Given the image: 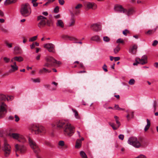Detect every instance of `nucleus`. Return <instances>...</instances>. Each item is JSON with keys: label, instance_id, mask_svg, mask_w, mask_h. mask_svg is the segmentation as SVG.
<instances>
[{"label": "nucleus", "instance_id": "obj_1", "mask_svg": "<svg viewBox=\"0 0 158 158\" xmlns=\"http://www.w3.org/2000/svg\"><path fill=\"white\" fill-rule=\"evenodd\" d=\"M2 150L3 152L5 157H8L11 152V148L10 145L5 140L2 147Z\"/></svg>", "mask_w": 158, "mask_h": 158}, {"label": "nucleus", "instance_id": "obj_2", "mask_svg": "<svg viewBox=\"0 0 158 158\" xmlns=\"http://www.w3.org/2000/svg\"><path fill=\"white\" fill-rule=\"evenodd\" d=\"M74 127L68 122L63 129L64 134L66 135L71 136L74 133Z\"/></svg>", "mask_w": 158, "mask_h": 158}, {"label": "nucleus", "instance_id": "obj_3", "mask_svg": "<svg viewBox=\"0 0 158 158\" xmlns=\"http://www.w3.org/2000/svg\"><path fill=\"white\" fill-rule=\"evenodd\" d=\"M20 12L21 15L24 17L29 16L31 13V10L29 5L28 3L22 5Z\"/></svg>", "mask_w": 158, "mask_h": 158}, {"label": "nucleus", "instance_id": "obj_4", "mask_svg": "<svg viewBox=\"0 0 158 158\" xmlns=\"http://www.w3.org/2000/svg\"><path fill=\"white\" fill-rule=\"evenodd\" d=\"M37 19L39 21L38 24V26L40 28L43 27L46 24L48 26H50V21L47 20L46 17L43 16H38L37 17Z\"/></svg>", "mask_w": 158, "mask_h": 158}, {"label": "nucleus", "instance_id": "obj_5", "mask_svg": "<svg viewBox=\"0 0 158 158\" xmlns=\"http://www.w3.org/2000/svg\"><path fill=\"white\" fill-rule=\"evenodd\" d=\"M32 132L35 134H44L46 132L45 128L41 125H33L31 127Z\"/></svg>", "mask_w": 158, "mask_h": 158}, {"label": "nucleus", "instance_id": "obj_6", "mask_svg": "<svg viewBox=\"0 0 158 158\" xmlns=\"http://www.w3.org/2000/svg\"><path fill=\"white\" fill-rule=\"evenodd\" d=\"M67 120L64 119L57 120L52 123L51 125L53 128L56 127L60 129L63 128L68 122Z\"/></svg>", "mask_w": 158, "mask_h": 158}, {"label": "nucleus", "instance_id": "obj_7", "mask_svg": "<svg viewBox=\"0 0 158 158\" xmlns=\"http://www.w3.org/2000/svg\"><path fill=\"white\" fill-rule=\"evenodd\" d=\"M9 135L13 139H16L18 141L24 143L27 141L23 135L16 133L10 134Z\"/></svg>", "mask_w": 158, "mask_h": 158}, {"label": "nucleus", "instance_id": "obj_8", "mask_svg": "<svg viewBox=\"0 0 158 158\" xmlns=\"http://www.w3.org/2000/svg\"><path fill=\"white\" fill-rule=\"evenodd\" d=\"M128 143L136 148H139L141 146L140 142L135 137H131L128 140Z\"/></svg>", "mask_w": 158, "mask_h": 158}, {"label": "nucleus", "instance_id": "obj_9", "mask_svg": "<svg viewBox=\"0 0 158 158\" xmlns=\"http://www.w3.org/2000/svg\"><path fill=\"white\" fill-rule=\"evenodd\" d=\"M6 105L3 102L0 103V118H2L5 115V112L6 111Z\"/></svg>", "mask_w": 158, "mask_h": 158}, {"label": "nucleus", "instance_id": "obj_10", "mask_svg": "<svg viewBox=\"0 0 158 158\" xmlns=\"http://www.w3.org/2000/svg\"><path fill=\"white\" fill-rule=\"evenodd\" d=\"M44 47L47 48L50 52L54 53L55 52V45L52 43L45 44L44 45Z\"/></svg>", "mask_w": 158, "mask_h": 158}, {"label": "nucleus", "instance_id": "obj_11", "mask_svg": "<svg viewBox=\"0 0 158 158\" xmlns=\"http://www.w3.org/2000/svg\"><path fill=\"white\" fill-rule=\"evenodd\" d=\"M86 7V9L89 10V9H92L93 10H95L97 8V5L94 2H86L85 5Z\"/></svg>", "mask_w": 158, "mask_h": 158}, {"label": "nucleus", "instance_id": "obj_12", "mask_svg": "<svg viewBox=\"0 0 158 158\" xmlns=\"http://www.w3.org/2000/svg\"><path fill=\"white\" fill-rule=\"evenodd\" d=\"M114 118L115 119L116 123L118 125V126L117 127H115L114 126V123L109 122L108 123L109 125L112 127L113 130H116L120 126V123L118 121V117L116 116H114Z\"/></svg>", "mask_w": 158, "mask_h": 158}, {"label": "nucleus", "instance_id": "obj_13", "mask_svg": "<svg viewBox=\"0 0 158 158\" xmlns=\"http://www.w3.org/2000/svg\"><path fill=\"white\" fill-rule=\"evenodd\" d=\"M147 58V56L144 55L142 56L141 59L139 58H136L135 59V61H139V64L143 65L148 63Z\"/></svg>", "mask_w": 158, "mask_h": 158}, {"label": "nucleus", "instance_id": "obj_14", "mask_svg": "<svg viewBox=\"0 0 158 158\" xmlns=\"http://www.w3.org/2000/svg\"><path fill=\"white\" fill-rule=\"evenodd\" d=\"M114 10L116 12L123 13L124 14L125 13V12L126 11V9L124 8L122 6L119 5L115 6L114 7Z\"/></svg>", "mask_w": 158, "mask_h": 158}, {"label": "nucleus", "instance_id": "obj_15", "mask_svg": "<svg viewBox=\"0 0 158 158\" xmlns=\"http://www.w3.org/2000/svg\"><path fill=\"white\" fill-rule=\"evenodd\" d=\"M16 151H19L21 153H24L26 151V147L23 145H19L16 144L15 145Z\"/></svg>", "mask_w": 158, "mask_h": 158}, {"label": "nucleus", "instance_id": "obj_16", "mask_svg": "<svg viewBox=\"0 0 158 158\" xmlns=\"http://www.w3.org/2000/svg\"><path fill=\"white\" fill-rule=\"evenodd\" d=\"M91 28L92 30L94 31H98L101 29V26L97 23L91 25Z\"/></svg>", "mask_w": 158, "mask_h": 158}, {"label": "nucleus", "instance_id": "obj_17", "mask_svg": "<svg viewBox=\"0 0 158 158\" xmlns=\"http://www.w3.org/2000/svg\"><path fill=\"white\" fill-rule=\"evenodd\" d=\"M0 98L2 101H5L7 100V101H9L13 100L14 97L13 96H6L4 94H1L0 95Z\"/></svg>", "mask_w": 158, "mask_h": 158}, {"label": "nucleus", "instance_id": "obj_18", "mask_svg": "<svg viewBox=\"0 0 158 158\" xmlns=\"http://www.w3.org/2000/svg\"><path fill=\"white\" fill-rule=\"evenodd\" d=\"M13 64L10 65L11 69L9 70V72L10 73H12L15 72L18 69V67L16 65L15 62H13Z\"/></svg>", "mask_w": 158, "mask_h": 158}, {"label": "nucleus", "instance_id": "obj_19", "mask_svg": "<svg viewBox=\"0 0 158 158\" xmlns=\"http://www.w3.org/2000/svg\"><path fill=\"white\" fill-rule=\"evenodd\" d=\"M83 7V5L81 4H77L73 9V11L74 14L77 15L79 14L80 12V9Z\"/></svg>", "mask_w": 158, "mask_h": 158}, {"label": "nucleus", "instance_id": "obj_20", "mask_svg": "<svg viewBox=\"0 0 158 158\" xmlns=\"http://www.w3.org/2000/svg\"><path fill=\"white\" fill-rule=\"evenodd\" d=\"M137 48L138 47L137 44H133L130 47L129 49V52L131 53L134 54H135L136 52Z\"/></svg>", "mask_w": 158, "mask_h": 158}, {"label": "nucleus", "instance_id": "obj_21", "mask_svg": "<svg viewBox=\"0 0 158 158\" xmlns=\"http://www.w3.org/2000/svg\"><path fill=\"white\" fill-rule=\"evenodd\" d=\"M23 60V58L21 56H15L12 58L10 62H14V61H17L19 62L22 61Z\"/></svg>", "mask_w": 158, "mask_h": 158}, {"label": "nucleus", "instance_id": "obj_22", "mask_svg": "<svg viewBox=\"0 0 158 158\" xmlns=\"http://www.w3.org/2000/svg\"><path fill=\"white\" fill-rule=\"evenodd\" d=\"M28 141L30 146L32 149H34V148L36 147V146L37 145L36 144L35 142L32 139L30 138H29Z\"/></svg>", "mask_w": 158, "mask_h": 158}, {"label": "nucleus", "instance_id": "obj_23", "mask_svg": "<svg viewBox=\"0 0 158 158\" xmlns=\"http://www.w3.org/2000/svg\"><path fill=\"white\" fill-rule=\"evenodd\" d=\"M50 57H52L48 56L46 58V63L44 65V66L47 67H50L52 66H53V64L52 63V61H48L47 60Z\"/></svg>", "mask_w": 158, "mask_h": 158}, {"label": "nucleus", "instance_id": "obj_24", "mask_svg": "<svg viewBox=\"0 0 158 158\" xmlns=\"http://www.w3.org/2000/svg\"><path fill=\"white\" fill-rule=\"evenodd\" d=\"M14 53L16 54H20L22 52L21 48L19 46H16L14 48Z\"/></svg>", "mask_w": 158, "mask_h": 158}, {"label": "nucleus", "instance_id": "obj_25", "mask_svg": "<svg viewBox=\"0 0 158 158\" xmlns=\"http://www.w3.org/2000/svg\"><path fill=\"white\" fill-rule=\"evenodd\" d=\"M47 60L48 61H52L53 65H55L56 64L58 65H60L61 64V63L60 61H57L52 57H50Z\"/></svg>", "mask_w": 158, "mask_h": 158}, {"label": "nucleus", "instance_id": "obj_26", "mask_svg": "<svg viewBox=\"0 0 158 158\" xmlns=\"http://www.w3.org/2000/svg\"><path fill=\"white\" fill-rule=\"evenodd\" d=\"M135 11L134 9L132 8H131L129 9L128 10L126 9V11L125 12V13L126 15H127L128 16H129L130 15H132L133 14Z\"/></svg>", "mask_w": 158, "mask_h": 158}, {"label": "nucleus", "instance_id": "obj_27", "mask_svg": "<svg viewBox=\"0 0 158 158\" xmlns=\"http://www.w3.org/2000/svg\"><path fill=\"white\" fill-rule=\"evenodd\" d=\"M75 18L73 14L72 13V15L70 19V22L69 23V27H71L73 26L75 23Z\"/></svg>", "mask_w": 158, "mask_h": 158}, {"label": "nucleus", "instance_id": "obj_28", "mask_svg": "<svg viewBox=\"0 0 158 158\" xmlns=\"http://www.w3.org/2000/svg\"><path fill=\"white\" fill-rule=\"evenodd\" d=\"M91 40H92L95 41L98 43L100 42L101 41L100 37L98 35H95L92 37L91 38Z\"/></svg>", "mask_w": 158, "mask_h": 158}, {"label": "nucleus", "instance_id": "obj_29", "mask_svg": "<svg viewBox=\"0 0 158 158\" xmlns=\"http://www.w3.org/2000/svg\"><path fill=\"white\" fill-rule=\"evenodd\" d=\"M56 25L57 27L62 28H63L64 26L63 21L61 19H59L57 20L56 23Z\"/></svg>", "mask_w": 158, "mask_h": 158}, {"label": "nucleus", "instance_id": "obj_30", "mask_svg": "<svg viewBox=\"0 0 158 158\" xmlns=\"http://www.w3.org/2000/svg\"><path fill=\"white\" fill-rule=\"evenodd\" d=\"M81 140L77 139L75 147L76 148H80L81 146Z\"/></svg>", "mask_w": 158, "mask_h": 158}, {"label": "nucleus", "instance_id": "obj_31", "mask_svg": "<svg viewBox=\"0 0 158 158\" xmlns=\"http://www.w3.org/2000/svg\"><path fill=\"white\" fill-rule=\"evenodd\" d=\"M147 124L145 126L144 128V130L145 131H147L148 130V129L149 128L151 125L150 121L148 119H147Z\"/></svg>", "mask_w": 158, "mask_h": 158}, {"label": "nucleus", "instance_id": "obj_32", "mask_svg": "<svg viewBox=\"0 0 158 158\" xmlns=\"http://www.w3.org/2000/svg\"><path fill=\"white\" fill-rule=\"evenodd\" d=\"M17 0H6L5 2V4L7 5L11 3H14Z\"/></svg>", "mask_w": 158, "mask_h": 158}, {"label": "nucleus", "instance_id": "obj_33", "mask_svg": "<svg viewBox=\"0 0 158 158\" xmlns=\"http://www.w3.org/2000/svg\"><path fill=\"white\" fill-rule=\"evenodd\" d=\"M74 113V115L76 118L77 119H80L81 118V117L80 116L78 115V113L77 111L74 109H72Z\"/></svg>", "mask_w": 158, "mask_h": 158}, {"label": "nucleus", "instance_id": "obj_34", "mask_svg": "<svg viewBox=\"0 0 158 158\" xmlns=\"http://www.w3.org/2000/svg\"><path fill=\"white\" fill-rule=\"evenodd\" d=\"M51 71V70H49L44 68L42 69H40L39 71V73H43L44 72L45 73H50Z\"/></svg>", "mask_w": 158, "mask_h": 158}, {"label": "nucleus", "instance_id": "obj_35", "mask_svg": "<svg viewBox=\"0 0 158 158\" xmlns=\"http://www.w3.org/2000/svg\"><path fill=\"white\" fill-rule=\"evenodd\" d=\"M71 37L66 35H63L61 36V38L64 40H70Z\"/></svg>", "mask_w": 158, "mask_h": 158}, {"label": "nucleus", "instance_id": "obj_36", "mask_svg": "<svg viewBox=\"0 0 158 158\" xmlns=\"http://www.w3.org/2000/svg\"><path fill=\"white\" fill-rule=\"evenodd\" d=\"M80 155L82 158H87L86 154L83 151H81L80 152Z\"/></svg>", "mask_w": 158, "mask_h": 158}, {"label": "nucleus", "instance_id": "obj_37", "mask_svg": "<svg viewBox=\"0 0 158 158\" xmlns=\"http://www.w3.org/2000/svg\"><path fill=\"white\" fill-rule=\"evenodd\" d=\"M3 59L4 62L7 64L9 63L11 61V60H10V59L9 58L6 57H3Z\"/></svg>", "mask_w": 158, "mask_h": 158}, {"label": "nucleus", "instance_id": "obj_38", "mask_svg": "<svg viewBox=\"0 0 158 158\" xmlns=\"http://www.w3.org/2000/svg\"><path fill=\"white\" fill-rule=\"evenodd\" d=\"M120 49V48L119 46H117L114 49V53L117 54L119 51Z\"/></svg>", "mask_w": 158, "mask_h": 158}, {"label": "nucleus", "instance_id": "obj_39", "mask_svg": "<svg viewBox=\"0 0 158 158\" xmlns=\"http://www.w3.org/2000/svg\"><path fill=\"white\" fill-rule=\"evenodd\" d=\"M34 152L35 153H39L40 151V150L39 148L37 146H36V147L35 148H34V149H33Z\"/></svg>", "mask_w": 158, "mask_h": 158}, {"label": "nucleus", "instance_id": "obj_40", "mask_svg": "<svg viewBox=\"0 0 158 158\" xmlns=\"http://www.w3.org/2000/svg\"><path fill=\"white\" fill-rule=\"evenodd\" d=\"M31 80L32 82L34 83H40V79L39 78L36 79L32 78Z\"/></svg>", "mask_w": 158, "mask_h": 158}, {"label": "nucleus", "instance_id": "obj_41", "mask_svg": "<svg viewBox=\"0 0 158 158\" xmlns=\"http://www.w3.org/2000/svg\"><path fill=\"white\" fill-rule=\"evenodd\" d=\"M43 144L44 145L48 146H51V144L50 142L47 140H45L44 141Z\"/></svg>", "mask_w": 158, "mask_h": 158}, {"label": "nucleus", "instance_id": "obj_42", "mask_svg": "<svg viewBox=\"0 0 158 158\" xmlns=\"http://www.w3.org/2000/svg\"><path fill=\"white\" fill-rule=\"evenodd\" d=\"M114 108L115 110H124V109L119 107V106L118 105H115L114 106Z\"/></svg>", "mask_w": 158, "mask_h": 158}, {"label": "nucleus", "instance_id": "obj_43", "mask_svg": "<svg viewBox=\"0 0 158 158\" xmlns=\"http://www.w3.org/2000/svg\"><path fill=\"white\" fill-rule=\"evenodd\" d=\"M156 28L152 30H149L147 32V33L149 35L153 34L156 31Z\"/></svg>", "mask_w": 158, "mask_h": 158}, {"label": "nucleus", "instance_id": "obj_44", "mask_svg": "<svg viewBox=\"0 0 158 158\" xmlns=\"http://www.w3.org/2000/svg\"><path fill=\"white\" fill-rule=\"evenodd\" d=\"M135 82V81L134 79H131L128 82V83L130 85H133Z\"/></svg>", "mask_w": 158, "mask_h": 158}, {"label": "nucleus", "instance_id": "obj_45", "mask_svg": "<svg viewBox=\"0 0 158 158\" xmlns=\"http://www.w3.org/2000/svg\"><path fill=\"white\" fill-rule=\"evenodd\" d=\"M52 84H53L54 85H55V87L54 88H52L51 89L52 90H55L56 89V87H57L58 84L57 83L55 82H52Z\"/></svg>", "mask_w": 158, "mask_h": 158}, {"label": "nucleus", "instance_id": "obj_46", "mask_svg": "<svg viewBox=\"0 0 158 158\" xmlns=\"http://www.w3.org/2000/svg\"><path fill=\"white\" fill-rule=\"evenodd\" d=\"M103 40L104 41L108 42L110 41V39L108 36H105L103 37Z\"/></svg>", "mask_w": 158, "mask_h": 158}, {"label": "nucleus", "instance_id": "obj_47", "mask_svg": "<svg viewBox=\"0 0 158 158\" xmlns=\"http://www.w3.org/2000/svg\"><path fill=\"white\" fill-rule=\"evenodd\" d=\"M37 37V36H33V37L30 38L29 39V41L33 42L35 40H36Z\"/></svg>", "mask_w": 158, "mask_h": 158}, {"label": "nucleus", "instance_id": "obj_48", "mask_svg": "<svg viewBox=\"0 0 158 158\" xmlns=\"http://www.w3.org/2000/svg\"><path fill=\"white\" fill-rule=\"evenodd\" d=\"M1 30L2 32L5 33H6L8 32L7 30L6 29L5 27H1Z\"/></svg>", "mask_w": 158, "mask_h": 158}, {"label": "nucleus", "instance_id": "obj_49", "mask_svg": "<svg viewBox=\"0 0 158 158\" xmlns=\"http://www.w3.org/2000/svg\"><path fill=\"white\" fill-rule=\"evenodd\" d=\"M5 44L6 46L8 48H11L12 47V43H9L8 42H6L5 43Z\"/></svg>", "mask_w": 158, "mask_h": 158}, {"label": "nucleus", "instance_id": "obj_50", "mask_svg": "<svg viewBox=\"0 0 158 158\" xmlns=\"http://www.w3.org/2000/svg\"><path fill=\"white\" fill-rule=\"evenodd\" d=\"M58 144L59 146L63 147V146H64V142L63 141H60L59 142Z\"/></svg>", "mask_w": 158, "mask_h": 158}, {"label": "nucleus", "instance_id": "obj_51", "mask_svg": "<svg viewBox=\"0 0 158 158\" xmlns=\"http://www.w3.org/2000/svg\"><path fill=\"white\" fill-rule=\"evenodd\" d=\"M129 31L127 29H125L123 32V34L125 36L127 35V33H129Z\"/></svg>", "mask_w": 158, "mask_h": 158}, {"label": "nucleus", "instance_id": "obj_52", "mask_svg": "<svg viewBox=\"0 0 158 158\" xmlns=\"http://www.w3.org/2000/svg\"><path fill=\"white\" fill-rule=\"evenodd\" d=\"M54 12L55 13H57L59 12V7L58 6H56L54 9Z\"/></svg>", "mask_w": 158, "mask_h": 158}, {"label": "nucleus", "instance_id": "obj_53", "mask_svg": "<svg viewBox=\"0 0 158 158\" xmlns=\"http://www.w3.org/2000/svg\"><path fill=\"white\" fill-rule=\"evenodd\" d=\"M124 42L123 40L121 38L118 39L117 41V43H123Z\"/></svg>", "mask_w": 158, "mask_h": 158}, {"label": "nucleus", "instance_id": "obj_54", "mask_svg": "<svg viewBox=\"0 0 158 158\" xmlns=\"http://www.w3.org/2000/svg\"><path fill=\"white\" fill-rule=\"evenodd\" d=\"M124 136L123 135L121 134L118 136V138L119 139L123 140L124 139Z\"/></svg>", "mask_w": 158, "mask_h": 158}, {"label": "nucleus", "instance_id": "obj_55", "mask_svg": "<svg viewBox=\"0 0 158 158\" xmlns=\"http://www.w3.org/2000/svg\"><path fill=\"white\" fill-rule=\"evenodd\" d=\"M102 68L103 69V70L105 72H107V66H106V64H104L103 67H102Z\"/></svg>", "mask_w": 158, "mask_h": 158}, {"label": "nucleus", "instance_id": "obj_56", "mask_svg": "<svg viewBox=\"0 0 158 158\" xmlns=\"http://www.w3.org/2000/svg\"><path fill=\"white\" fill-rule=\"evenodd\" d=\"M158 41L156 40H155L153 41L152 45L154 46H155L158 44Z\"/></svg>", "mask_w": 158, "mask_h": 158}, {"label": "nucleus", "instance_id": "obj_57", "mask_svg": "<svg viewBox=\"0 0 158 158\" xmlns=\"http://www.w3.org/2000/svg\"><path fill=\"white\" fill-rule=\"evenodd\" d=\"M15 121L16 122H17L19 120V118L17 115H15Z\"/></svg>", "mask_w": 158, "mask_h": 158}, {"label": "nucleus", "instance_id": "obj_58", "mask_svg": "<svg viewBox=\"0 0 158 158\" xmlns=\"http://www.w3.org/2000/svg\"><path fill=\"white\" fill-rule=\"evenodd\" d=\"M59 4L61 5H63L64 3V0H58Z\"/></svg>", "mask_w": 158, "mask_h": 158}, {"label": "nucleus", "instance_id": "obj_59", "mask_svg": "<svg viewBox=\"0 0 158 158\" xmlns=\"http://www.w3.org/2000/svg\"><path fill=\"white\" fill-rule=\"evenodd\" d=\"M156 101H154L153 104V107L154 108V111L156 110Z\"/></svg>", "mask_w": 158, "mask_h": 158}, {"label": "nucleus", "instance_id": "obj_60", "mask_svg": "<svg viewBox=\"0 0 158 158\" xmlns=\"http://www.w3.org/2000/svg\"><path fill=\"white\" fill-rule=\"evenodd\" d=\"M9 73H10L9 72V71L8 72H6L2 75V76L4 77L6 76H8L9 75Z\"/></svg>", "mask_w": 158, "mask_h": 158}, {"label": "nucleus", "instance_id": "obj_61", "mask_svg": "<svg viewBox=\"0 0 158 158\" xmlns=\"http://www.w3.org/2000/svg\"><path fill=\"white\" fill-rule=\"evenodd\" d=\"M35 47V45L34 43H33L32 44L30 45V47L31 49H33Z\"/></svg>", "mask_w": 158, "mask_h": 158}, {"label": "nucleus", "instance_id": "obj_62", "mask_svg": "<svg viewBox=\"0 0 158 158\" xmlns=\"http://www.w3.org/2000/svg\"><path fill=\"white\" fill-rule=\"evenodd\" d=\"M114 58L115 61L119 60L120 59V58L119 57H114Z\"/></svg>", "mask_w": 158, "mask_h": 158}, {"label": "nucleus", "instance_id": "obj_63", "mask_svg": "<svg viewBox=\"0 0 158 158\" xmlns=\"http://www.w3.org/2000/svg\"><path fill=\"white\" fill-rule=\"evenodd\" d=\"M33 3V6L34 7H36L38 6V3L36 2H32Z\"/></svg>", "mask_w": 158, "mask_h": 158}, {"label": "nucleus", "instance_id": "obj_64", "mask_svg": "<svg viewBox=\"0 0 158 158\" xmlns=\"http://www.w3.org/2000/svg\"><path fill=\"white\" fill-rule=\"evenodd\" d=\"M136 62H135V63H134L133 64V65H137V64H139V61H135Z\"/></svg>", "mask_w": 158, "mask_h": 158}]
</instances>
